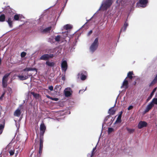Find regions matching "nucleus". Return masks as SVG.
<instances>
[{
  "label": "nucleus",
  "mask_w": 157,
  "mask_h": 157,
  "mask_svg": "<svg viewBox=\"0 0 157 157\" xmlns=\"http://www.w3.org/2000/svg\"><path fill=\"white\" fill-rule=\"evenodd\" d=\"M154 79H155V80H156L157 81V75H156V76L155 78Z\"/></svg>",
  "instance_id": "nucleus-51"
},
{
  "label": "nucleus",
  "mask_w": 157,
  "mask_h": 157,
  "mask_svg": "<svg viewBox=\"0 0 157 157\" xmlns=\"http://www.w3.org/2000/svg\"><path fill=\"white\" fill-rule=\"evenodd\" d=\"M151 102L153 104V106L155 104L157 105V98H153Z\"/></svg>",
  "instance_id": "nucleus-30"
},
{
  "label": "nucleus",
  "mask_w": 157,
  "mask_h": 157,
  "mask_svg": "<svg viewBox=\"0 0 157 157\" xmlns=\"http://www.w3.org/2000/svg\"><path fill=\"white\" fill-rule=\"evenodd\" d=\"M51 99L52 100L55 101H57L58 100V99L57 98H51Z\"/></svg>",
  "instance_id": "nucleus-42"
},
{
  "label": "nucleus",
  "mask_w": 157,
  "mask_h": 157,
  "mask_svg": "<svg viewBox=\"0 0 157 157\" xmlns=\"http://www.w3.org/2000/svg\"><path fill=\"white\" fill-rule=\"evenodd\" d=\"M52 27L51 26L48 27L44 29L42 31V32L44 33H47L49 32L51 29Z\"/></svg>",
  "instance_id": "nucleus-21"
},
{
  "label": "nucleus",
  "mask_w": 157,
  "mask_h": 157,
  "mask_svg": "<svg viewBox=\"0 0 157 157\" xmlns=\"http://www.w3.org/2000/svg\"><path fill=\"white\" fill-rule=\"evenodd\" d=\"M156 89H157V88L156 87H155V88L153 90H152V92L151 93V95H150V96L147 99V101H148L152 97V96L154 94V93L156 91Z\"/></svg>",
  "instance_id": "nucleus-23"
},
{
  "label": "nucleus",
  "mask_w": 157,
  "mask_h": 157,
  "mask_svg": "<svg viewBox=\"0 0 157 157\" xmlns=\"http://www.w3.org/2000/svg\"><path fill=\"white\" fill-rule=\"evenodd\" d=\"M5 93H3L1 96L0 97V100H2L3 98V97L4 96V95H5Z\"/></svg>",
  "instance_id": "nucleus-43"
},
{
  "label": "nucleus",
  "mask_w": 157,
  "mask_h": 157,
  "mask_svg": "<svg viewBox=\"0 0 157 157\" xmlns=\"http://www.w3.org/2000/svg\"><path fill=\"white\" fill-rule=\"evenodd\" d=\"M81 91H82V90H79V93L81 92Z\"/></svg>",
  "instance_id": "nucleus-56"
},
{
  "label": "nucleus",
  "mask_w": 157,
  "mask_h": 157,
  "mask_svg": "<svg viewBox=\"0 0 157 157\" xmlns=\"http://www.w3.org/2000/svg\"><path fill=\"white\" fill-rule=\"evenodd\" d=\"M48 54H45L42 56L40 58V59L43 60H46L48 59Z\"/></svg>",
  "instance_id": "nucleus-17"
},
{
  "label": "nucleus",
  "mask_w": 157,
  "mask_h": 157,
  "mask_svg": "<svg viewBox=\"0 0 157 157\" xmlns=\"http://www.w3.org/2000/svg\"><path fill=\"white\" fill-rule=\"evenodd\" d=\"M26 53L24 52H22L21 54V56L22 57H24L26 56Z\"/></svg>",
  "instance_id": "nucleus-39"
},
{
  "label": "nucleus",
  "mask_w": 157,
  "mask_h": 157,
  "mask_svg": "<svg viewBox=\"0 0 157 157\" xmlns=\"http://www.w3.org/2000/svg\"><path fill=\"white\" fill-rule=\"evenodd\" d=\"M63 34L61 35L63 36V37H64V40H65L67 36H68V32L67 31L65 32L64 33L63 32Z\"/></svg>",
  "instance_id": "nucleus-29"
},
{
  "label": "nucleus",
  "mask_w": 157,
  "mask_h": 157,
  "mask_svg": "<svg viewBox=\"0 0 157 157\" xmlns=\"http://www.w3.org/2000/svg\"><path fill=\"white\" fill-rule=\"evenodd\" d=\"M46 64L49 67H52L54 66L55 63L53 62H50L48 61L46 62Z\"/></svg>",
  "instance_id": "nucleus-20"
},
{
  "label": "nucleus",
  "mask_w": 157,
  "mask_h": 157,
  "mask_svg": "<svg viewBox=\"0 0 157 157\" xmlns=\"http://www.w3.org/2000/svg\"><path fill=\"white\" fill-rule=\"evenodd\" d=\"M126 0H117L116 1L117 3L118 4V5L120 6L121 5V6L124 5L126 3Z\"/></svg>",
  "instance_id": "nucleus-16"
},
{
  "label": "nucleus",
  "mask_w": 157,
  "mask_h": 157,
  "mask_svg": "<svg viewBox=\"0 0 157 157\" xmlns=\"http://www.w3.org/2000/svg\"><path fill=\"white\" fill-rule=\"evenodd\" d=\"M54 55L53 54H48V59L50 58H52L53 57Z\"/></svg>",
  "instance_id": "nucleus-44"
},
{
  "label": "nucleus",
  "mask_w": 157,
  "mask_h": 157,
  "mask_svg": "<svg viewBox=\"0 0 157 157\" xmlns=\"http://www.w3.org/2000/svg\"><path fill=\"white\" fill-rule=\"evenodd\" d=\"M30 75H18L17 77L21 80H24L27 79L29 78V76H30Z\"/></svg>",
  "instance_id": "nucleus-10"
},
{
  "label": "nucleus",
  "mask_w": 157,
  "mask_h": 157,
  "mask_svg": "<svg viewBox=\"0 0 157 157\" xmlns=\"http://www.w3.org/2000/svg\"><path fill=\"white\" fill-rule=\"evenodd\" d=\"M54 50H55V49L53 50V51H51V52H54L53 51H54Z\"/></svg>",
  "instance_id": "nucleus-55"
},
{
  "label": "nucleus",
  "mask_w": 157,
  "mask_h": 157,
  "mask_svg": "<svg viewBox=\"0 0 157 157\" xmlns=\"http://www.w3.org/2000/svg\"><path fill=\"white\" fill-rule=\"evenodd\" d=\"M121 113L122 112H121V113L118 116V117L116 121L115 122L114 124H115L117 123H120L121 122Z\"/></svg>",
  "instance_id": "nucleus-22"
},
{
  "label": "nucleus",
  "mask_w": 157,
  "mask_h": 157,
  "mask_svg": "<svg viewBox=\"0 0 157 157\" xmlns=\"http://www.w3.org/2000/svg\"><path fill=\"white\" fill-rule=\"evenodd\" d=\"M133 75V72L132 71H129L127 77L130 79L132 78V75Z\"/></svg>",
  "instance_id": "nucleus-26"
},
{
  "label": "nucleus",
  "mask_w": 157,
  "mask_h": 157,
  "mask_svg": "<svg viewBox=\"0 0 157 157\" xmlns=\"http://www.w3.org/2000/svg\"><path fill=\"white\" fill-rule=\"evenodd\" d=\"M109 115L106 117L105 119H104V122H105L107 121L109 118Z\"/></svg>",
  "instance_id": "nucleus-45"
},
{
  "label": "nucleus",
  "mask_w": 157,
  "mask_h": 157,
  "mask_svg": "<svg viewBox=\"0 0 157 157\" xmlns=\"http://www.w3.org/2000/svg\"><path fill=\"white\" fill-rule=\"evenodd\" d=\"M62 70L64 71L65 72L67 70V61L65 60H63L61 64Z\"/></svg>",
  "instance_id": "nucleus-6"
},
{
  "label": "nucleus",
  "mask_w": 157,
  "mask_h": 157,
  "mask_svg": "<svg viewBox=\"0 0 157 157\" xmlns=\"http://www.w3.org/2000/svg\"><path fill=\"white\" fill-rule=\"evenodd\" d=\"M36 152L34 151L32 152L29 156V157H37L36 156Z\"/></svg>",
  "instance_id": "nucleus-36"
},
{
  "label": "nucleus",
  "mask_w": 157,
  "mask_h": 157,
  "mask_svg": "<svg viewBox=\"0 0 157 157\" xmlns=\"http://www.w3.org/2000/svg\"><path fill=\"white\" fill-rule=\"evenodd\" d=\"M9 89H10V90H11V88H10Z\"/></svg>",
  "instance_id": "nucleus-57"
},
{
  "label": "nucleus",
  "mask_w": 157,
  "mask_h": 157,
  "mask_svg": "<svg viewBox=\"0 0 157 157\" xmlns=\"http://www.w3.org/2000/svg\"><path fill=\"white\" fill-rule=\"evenodd\" d=\"M14 20L12 18L9 17L6 21L8 24L10 28H12L13 26V21Z\"/></svg>",
  "instance_id": "nucleus-13"
},
{
  "label": "nucleus",
  "mask_w": 157,
  "mask_h": 157,
  "mask_svg": "<svg viewBox=\"0 0 157 157\" xmlns=\"http://www.w3.org/2000/svg\"><path fill=\"white\" fill-rule=\"evenodd\" d=\"M15 150L14 149H11L9 151L10 155H13L14 154Z\"/></svg>",
  "instance_id": "nucleus-35"
},
{
  "label": "nucleus",
  "mask_w": 157,
  "mask_h": 157,
  "mask_svg": "<svg viewBox=\"0 0 157 157\" xmlns=\"http://www.w3.org/2000/svg\"><path fill=\"white\" fill-rule=\"evenodd\" d=\"M54 39L56 42H62L64 41V37H63L61 35H58L55 36Z\"/></svg>",
  "instance_id": "nucleus-8"
},
{
  "label": "nucleus",
  "mask_w": 157,
  "mask_h": 157,
  "mask_svg": "<svg viewBox=\"0 0 157 157\" xmlns=\"http://www.w3.org/2000/svg\"><path fill=\"white\" fill-rule=\"evenodd\" d=\"M133 106H132V105H130V106H129V107L128 108V110H130V109H132V108H133Z\"/></svg>",
  "instance_id": "nucleus-47"
},
{
  "label": "nucleus",
  "mask_w": 157,
  "mask_h": 157,
  "mask_svg": "<svg viewBox=\"0 0 157 157\" xmlns=\"http://www.w3.org/2000/svg\"><path fill=\"white\" fill-rule=\"evenodd\" d=\"M41 136H40V147H42V148L43 146V139L41 137Z\"/></svg>",
  "instance_id": "nucleus-33"
},
{
  "label": "nucleus",
  "mask_w": 157,
  "mask_h": 157,
  "mask_svg": "<svg viewBox=\"0 0 157 157\" xmlns=\"http://www.w3.org/2000/svg\"><path fill=\"white\" fill-rule=\"evenodd\" d=\"M46 129V127L44 123L41 124L40 126V136H43L45 132Z\"/></svg>",
  "instance_id": "nucleus-7"
},
{
  "label": "nucleus",
  "mask_w": 157,
  "mask_h": 157,
  "mask_svg": "<svg viewBox=\"0 0 157 157\" xmlns=\"http://www.w3.org/2000/svg\"><path fill=\"white\" fill-rule=\"evenodd\" d=\"M109 113L111 115H113L115 113V110H114L113 107H112L109 109Z\"/></svg>",
  "instance_id": "nucleus-24"
},
{
  "label": "nucleus",
  "mask_w": 157,
  "mask_h": 157,
  "mask_svg": "<svg viewBox=\"0 0 157 157\" xmlns=\"http://www.w3.org/2000/svg\"><path fill=\"white\" fill-rule=\"evenodd\" d=\"M147 125V123L145 121H140L139 122L138 124V128L139 129H141L144 127H145Z\"/></svg>",
  "instance_id": "nucleus-9"
},
{
  "label": "nucleus",
  "mask_w": 157,
  "mask_h": 157,
  "mask_svg": "<svg viewBox=\"0 0 157 157\" xmlns=\"http://www.w3.org/2000/svg\"><path fill=\"white\" fill-rule=\"evenodd\" d=\"M4 126L2 124L0 125V134H1L2 132Z\"/></svg>",
  "instance_id": "nucleus-34"
},
{
  "label": "nucleus",
  "mask_w": 157,
  "mask_h": 157,
  "mask_svg": "<svg viewBox=\"0 0 157 157\" xmlns=\"http://www.w3.org/2000/svg\"><path fill=\"white\" fill-rule=\"evenodd\" d=\"M112 0H104L98 11L101 8L103 10H106L112 4Z\"/></svg>",
  "instance_id": "nucleus-1"
},
{
  "label": "nucleus",
  "mask_w": 157,
  "mask_h": 157,
  "mask_svg": "<svg viewBox=\"0 0 157 157\" xmlns=\"http://www.w3.org/2000/svg\"><path fill=\"white\" fill-rule=\"evenodd\" d=\"M96 147H95L93 148L91 154L89 153L87 155V156L90 157H92V156H93V154H94V151L96 150Z\"/></svg>",
  "instance_id": "nucleus-27"
},
{
  "label": "nucleus",
  "mask_w": 157,
  "mask_h": 157,
  "mask_svg": "<svg viewBox=\"0 0 157 157\" xmlns=\"http://www.w3.org/2000/svg\"><path fill=\"white\" fill-rule=\"evenodd\" d=\"M128 81L126 80L125 79L123 82L122 85L121 86V88H124L125 89L128 88Z\"/></svg>",
  "instance_id": "nucleus-15"
},
{
  "label": "nucleus",
  "mask_w": 157,
  "mask_h": 157,
  "mask_svg": "<svg viewBox=\"0 0 157 157\" xmlns=\"http://www.w3.org/2000/svg\"><path fill=\"white\" fill-rule=\"evenodd\" d=\"M21 107H20L15 111L14 114V116L19 117L21 113Z\"/></svg>",
  "instance_id": "nucleus-12"
},
{
  "label": "nucleus",
  "mask_w": 157,
  "mask_h": 157,
  "mask_svg": "<svg viewBox=\"0 0 157 157\" xmlns=\"http://www.w3.org/2000/svg\"><path fill=\"white\" fill-rule=\"evenodd\" d=\"M23 18V16L21 14H16L14 15L13 20L15 21H18Z\"/></svg>",
  "instance_id": "nucleus-11"
},
{
  "label": "nucleus",
  "mask_w": 157,
  "mask_h": 157,
  "mask_svg": "<svg viewBox=\"0 0 157 157\" xmlns=\"http://www.w3.org/2000/svg\"><path fill=\"white\" fill-rule=\"evenodd\" d=\"M92 30H90L88 33L87 34V36H90V34H92Z\"/></svg>",
  "instance_id": "nucleus-48"
},
{
  "label": "nucleus",
  "mask_w": 157,
  "mask_h": 157,
  "mask_svg": "<svg viewBox=\"0 0 157 157\" xmlns=\"http://www.w3.org/2000/svg\"><path fill=\"white\" fill-rule=\"evenodd\" d=\"M35 70V69L33 68H26L25 69H24L23 71H34Z\"/></svg>",
  "instance_id": "nucleus-31"
},
{
  "label": "nucleus",
  "mask_w": 157,
  "mask_h": 157,
  "mask_svg": "<svg viewBox=\"0 0 157 157\" xmlns=\"http://www.w3.org/2000/svg\"><path fill=\"white\" fill-rule=\"evenodd\" d=\"M126 129L129 133H132L134 131V129L129 128H126Z\"/></svg>",
  "instance_id": "nucleus-32"
},
{
  "label": "nucleus",
  "mask_w": 157,
  "mask_h": 157,
  "mask_svg": "<svg viewBox=\"0 0 157 157\" xmlns=\"http://www.w3.org/2000/svg\"><path fill=\"white\" fill-rule=\"evenodd\" d=\"M157 81L155 80V79H153V80L151 82V83H150V86H152L153 85H154V84H155L156 82Z\"/></svg>",
  "instance_id": "nucleus-38"
},
{
  "label": "nucleus",
  "mask_w": 157,
  "mask_h": 157,
  "mask_svg": "<svg viewBox=\"0 0 157 157\" xmlns=\"http://www.w3.org/2000/svg\"><path fill=\"white\" fill-rule=\"evenodd\" d=\"M42 147H40V149H39V154H41V153L42 152Z\"/></svg>",
  "instance_id": "nucleus-46"
},
{
  "label": "nucleus",
  "mask_w": 157,
  "mask_h": 157,
  "mask_svg": "<svg viewBox=\"0 0 157 157\" xmlns=\"http://www.w3.org/2000/svg\"><path fill=\"white\" fill-rule=\"evenodd\" d=\"M47 97L48 98L51 99V98H52V97H50L49 96H47Z\"/></svg>",
  "instance_id": "nucleus-52"
},
{
  "label": "nucleus",
  "mask_w": 157,
  "mask_h": 157,
  "mask_svg": "<svg viewBox=\"0 0 157 157\" xmlns=\"http://www.w3.org/2000/svg\"><path fill=\"white\" fill-rule=\"evenodd\" d=\"M15 121V124L17 128V129H19L20 126L18 122H17L16 121Z\"/></svg>",
  "instance_id": "nucleus-40"
},
{
  "label": "nucleus",
  "mask_w": 157,
  "mask_h": 157,
  "mask_svg": "<svg viewBox=\"0 0 157 157\" xmlns=\"http://www.w3.org/2000/svg\"><path fill=\"white\" fill-rule=\"evenodd\" d=\"M72 27V26L71 25L67 24L64 26L63 28L66 30H67L71 29Z\"/></svg>",
  "instance_id": "nucleus-25"
},
{
  "label": "nucleus",
  "mask_w": 157,
  "mask_h": 157,
  "mask_svg": "<svg viewBox=\"0 0 157 157\" xmlns=\"http://www.w3.org/2000/svg\"><path fill=\"white\" fill-rule=\"evenodd\" d=\"M78 78H80L82 80H85L86 78V76L82 73H79L78 75Z\"/></svg>",
  "instance_id": "nucleus-18"
},
{
  "label": "nucleus",
  "mask_w": 157,
  "mask_h": 157,
  "mask_svg": "<svg viewBox=\"0 0 157 157\" xmlns=\"http://www.w3.org/2000/svg\"><path fill=\"white\" fill-rule=\"evenodd\" d=\"M18 153V152L17 151V153H15V156H16L17 155V154Z\"/></svg>",
  "instance_id": "nucleus-53"
},
{
  "label": "nucleus",
  "mask_w": 157,
  "mask_h": 157,
  "mask_svg": "<svg viewBox=\"0 0 157 157\" xmlns=\"http://www.w3.org/2000/svg\"><path fill=\"white\" fill-rule=\"evenodd\" d=\"M153 105L151 102L147 105L144 112L145 113L148 112L153 106Z\"/></svg>",
  "instance_id": "nucleus-14"
},
{
  "label": "nucleus",
  "mask_w": 157,
  "mask_h": 157,
  "mask_svg": "<svg viewBox=\"0 0 157 157\" xmlns=\"http://www.w3.org/2000/svg\"><path fill=\"white\" fill-rule=\"evenodd\" d=\"M10 73H7L3 77L2 79V85L4 88L6 87L7 85V81L9 79L8 77L10 75Z\"/></svg>",
  "instance_id": "nucleus-3"
},
{
  "label": "nucleus",
  "mask_w": 157,
  "mask_h": 157,
  "mask_svg": "<svg viewBox=\"0 0 157 157\" xmlns=\"http://www.w3.org/2000/svg\"><path fill=\"white\" fill-rule=\"evenodd\" d=\"M72 93V91L70 87L66 88L64 91V94L66 97H70Z\"/></svg>",
  "instance_id": "nucleus-5"
},
{
  "label": "nucleus",
  "mask_w": 157,
  "mask_h": 157,
  "mask_svg": "<svg viewBox=\"0 0 157 157\" xmlns=\"http://www.w3.org/2000/svg\"><path fill=\"white\" fill-rule=\"evenodd\" d=\"M154 79H155V80H156L157 81V75H156V76L155 78Z\"/></svg>",
  "instance_id": "nucleus-50"
},
{
  "label": "nucleus",
  "mask_w": 157,
  "mask_h": 157,
  "mask_svg": "<svg viewBox=\"0 0 157 157\" xmlns=\"http://www.w3.org/2000/svg\"><path fill=\"white\" fill-rule=\"evenodd\" d=\"M98 45V39L95 38L90 48V51L91 53L94 52L97 48Z\"/></svg>",
  "instance_id": "nucleus-2"
},
{
  "label": "nucleus",
  "mask_w": 157,
  "mask_h": 157,
  "mask_svg": "<svg viewBox=\"0 0 157 157\" xmlns=\"http://www.w3.org/2000/svg\"><path fill=\"white\" fill-rule=\"evenodd\" d=\"M67 1H66V3L67 2Z\"/></svg>",
  "instance_id": "nucleus-58"
},
{
  "label": "nucleus",
  "mask_w": 157,
  "mask_h": 157,
  "mask_svg": "<svg viewBox=\"0 0 157 157\" xmlns=\"http://www.w3.org/2000/svg\"><path fill=\"white\" fill-rule=\"evenodd\" d=\"M154 79H155V80H156L157 81V75H156V76L155 78Z\"/></svg>",
  "instance_id": "nucleus-49"
},
{
  "label": "nucleus",
  "mask_w": 157,
  "mask_h": 157,
  "mask_svg": "<svg viewBox=\"0 0 157 157\" xmlns=\"http://www.w3.org/2000/svg\"><path fill=\"white\" fill-rule=\"evenodd\" d=\"M48 89L51 91H52L53 90V87L52 86H51L48 87Z\"/></svg>",
  "instance_id": "nucleus-41"
},
{
  "label": "nucleus",
  "mask_w": 157,
  "mask_h": 157,
  "mask_svg": "<svg viewBox=\"0 0 157 157\" xmlns=\"http://www.w3.org/2000/svg\"><path fill=\"white\" fill-rule=\"evenodd\" d=\"M128 26V24L126 22H125L123 28L121 30L120 33H121L122 31H125Z\"/></svg>",
  "instance_id": "nucleus-19"
},
{
  "label": "nucleus",
  "mask_w": 157,
  "mask_h": 157,
  "mask_svg": "<svg viewBox=\"0 0 157 157\" xmlns=\"http://www.w3.org/2000/svg\"><path fill=\"white\" fill-rule=\"evenodd\" d=\"M114 131V129L111 128H109L108 129V132L109 134L110 133Z\"/></svg>",
  "instance_id": "nucleus-37"
},
{
  "label": "nucleus",
  "mask_w": 157,
  "mask_h": 157,
  "mask_svg": "<svg viewBox=\"0 0 157 157\" xmlns=\"http://www.w3.org/2000/svg\"><path fill=\"white\" fill-rule=\"evenodd\" d=\"M148 0H139V2L137 3V6L144 7L147 6Z\"/></svg>",
  "instance_id": "nucleus-4"
},
{
  "label": "nucleus",
  "mask_w": 157,
  "mask_h": 157,
  "mask_svg": "<svg viewBox=\"0 0 157 157\" xmlns=\"http://www.w3.org/2000/svg\"><path fill=\"white\" fill-rule=\"evenodd\" d=\"M62 78V79H63V80H65V78L64 77H63Z\"/></svg>",
  "instance_id": "nucleus-54"
},
{
  "label": "nucleus",
  "mask_w": 157,
  "mask_h": 157,
  "mask_svg": "<svg viewBox=\"0 0 157 157\" xmlns=\"http://www.w3.org/2000/svg\"><path fill=\"white\" fill-rule=\"evenodd\" d=\"M5 16L3 14H2L0 16V21L3 22L5 21Z\"/></svg>",
  "instance_id": "nucleus-28"
}]
</instances>
